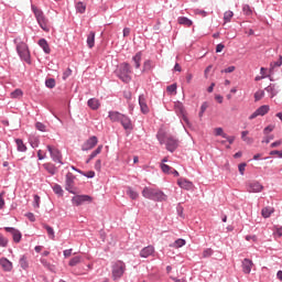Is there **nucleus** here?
<instances>
[{
  "label": "nucleus",
  "mask_w": 282,
  "mask_h": 282,
  "mask_svg": "<svg viewBox=\"0 0 282 282\" xmlns=\"http://www.w3.org/2000/svg\"><path fill=\"white\" fill-rule=\"evenodd\" d=\"M184 246H186V240H185V239H182V238L176 239V240L171 245L172 248H184Z\"/></svg>",
  "instance_id": "nucleus-38"
},
{
  "label": "nucleus",
  "mask_w": 282,
  "mask_h": 282,
  "mask_svg": "<svg viewBox=\"0 0 282 282\" xmlns=\"http://www.w3.org/2000/svg\"><path fill=\"white\" fill-rule=\"evenodd\" d=\"M246 188L248 193H261L263 186L259 181H249L246 183Z\"/></svg>",
  "instance_id": "nucleus-8"
},
{
  "label": "nucleus",
  "mask_w": 282,
  "mask_h": 282,
  "mask_svg": "<svg viewBox=\"0 0 282 282\" xmlns=\"http://www.w3.org/2000/svg\"><path fill=\"white\" fill-rule=\"evenodd\" d=\"M53 193H55V195L63 196V187L58 184H55L53 186Z\"/></svg>",
  "instance_id": "nucleus-48"
},
{
  "label": "nucleus",
  "mask_w": 282,
  "mask_h": 282,
  "mask_svg": "<svg viewBox=\"0 0 282 282\" xmlns=\"http://www.w3.org/2000/svg\"><path fill=\"white\" fill-rule=\"evenodd\" d=\"M13 43L15 45L18 56H20L21 61H24V63H28V65H32V57L30 55V48L28 47V44L21 41V37H15Z\"/></svg>",
  "instance_id": "nucleus-1"
},
{
  "label": "nucleus",
  "mask_w": 282,
  "mask_h": 282,
  "mask_svg": "<svg viewBox=\"0 0 282 282\" xmlns=\"http://www.w3.org/2000/svg\"><path fill=\"white\" fill-rule=\"evenodd\" d=\"M177 21L180 25H186V28H191V25H193V20L186 17H178Z\"/></svg>",
  "instance_id": "nucleus-30"
},
{
  "label": "nucleus",
  "mask_w": 282,
  "mask_h": 282,
  "mask_svg": "<svg viewBox=\"0 0 282 282\" xmlns=\"http://www.w3.org/2000/svg\"><path fill=\"white\" fill-rule=\"evenodd\" d=\"M6 232H9V235L12 236V239L14 241V243H21V239L23 237V235L21 234V231L14 227H4Z\"/></svg>",
  "instance_id": "nucleus-10"
},
{
  "label": "nucleus",
  "mask_w": 282,
  "mask_h": 282,
  "mask_svg": "<svg viewBox=\"0 0 282 282\" xmlns=\"http://www.w3.org/2000/svg\"><path fill=\"white\" fill-rule=\"evenodd\" d=\"M156 139H158V141L160 142V144H166V132L160 130V131L156 133Z\"/></svg>",
  "instance_id": "nucleus-36"
},
{
  "label": "nucleus",
  "mask_w": 282,
  "mask_h": 282,
  "mask_svg": "<svg viewBox=\"0 0 282 282\" xmlns=\"http://www.w3.org/2000/svg\"><path fill=\"white\" fill-rule=\"evenodd\" d=\"M115 74L122 83H131V64L127 62L121 63Z\"/></svg>",
  "instance_id": "nucleus-3"
},
{
  "label": "nucleus",
  "mask_w": 282,
  "mask_h": 282,
  "mask_svg": "<svg viewBox=\"0 0 282 282\" xmlns=\"http://www.w3.org/2000/svg\"><path fill=\"white\" fill-rule=\"evenodd\" d=\"M90 204L91 202V196L89 195H75L72 198V203L74 204V206H83V204L87 203Z\"/></svg>",
  "instance_id": "nucleus-11"
},
{
  "label": "nucleus",
  "mask_w": 282,
  "mask_h": 282,
  "mask_svg": "<svg viewBox=\"0 0 282 282\" xmlns=\"http://www.w3.org/2000/svg\"><path fill=\"white\" fill-rule=\"evenodd\" d=\"M177 184L181 188H185V191H191V188H193V182L188 180L181 178Z\"/></svg>",
  "instance_id": "nucleus-25"
},
{
  "label": "nucleus",
  "mask_w": 282,
  "mask_h": 282,
  "mask_svg": "<svg viewBox=\"0 0 282 282\" xmlns=\"http://www.w3.org/2000/svg\"><path fill=\"white\" fill-rule=\"evenodd\" d=\"M272 213H274V208L272 207H264L261 210V215L262 217H264V219H268L272 215Z\"/></svg>",
  "instance_id": "nucleus-35"
},
{
  "label": "nucleus",
  "mask_w": 282,
  "mask_h": 282,
  "mask_svg": "<svg viewBox=\"0 0 282 282\" xmlns=\"http://www.w3.org/2000/svg\"><path fill=\"white\" fill-rule=\"evenodd\" d=\"M82 261H83V257L77 256L69 260L68 265H70V268H74V267L78 265V263H80Z\"/></svg>",
  "instance_id": "nucleus-39"
},
{
  "label": "nucleus",
  "mask_w": 282,
  "mask_h": 282,
  "mask_svg": "<svg viewBox=\"0 0 282 282\" xmlns=\"http://www.w3.org/2000/svg\"><path fill=\"white\" fill-rule=\"evenodd\" d=\"M73 249H66L63 251V254L65 259H68V257H72Z\"/></svg>",
  "instance_id": "nucleus-64"
},
{
  "label": "nucleus",
  "mask_w": 282,
  "mask_h": 282,
  "mask_svg": "<svg viewBox=\"0 0 282 282\" xmlns=\"http://www.w3.org/2000/svg\"><path fill=\"white\" fill-rule=\"evenodd\" d=\"M75 9H76V12H78L79 14H85L87 10V4L83 1H78L75 4Z\"/></svg>",
  "instance_id": "nucleus-28"
},
{
  "label": "nucleus",
  "mask_w": 282,
  "mask_h": 282,
  "mask_svg": "<svg viewBox=\"0 0 282 282\" xmlns=\"http://www.w3.org/2000/svg\"><path fill=\"white\" fill-rule=\"evenodd\" d=\"M269 155H278V158L282 159V151L279 150H272Z\"/></svg>",
  "instance_id": "nucleus-62"
},
{
  "label": "nucleus",
  "mask_w": 282,
  "mask_h": 282,
  "mask_svg": "<svg viewBox=\"0 0 282 282\" xmlns=\"http://www.w3.org/2000/svg\"><path fill=\"white\" fill-rule=\"evenodd\" d=\"M39 138H33L31 141H30V144H31V147H32V149H36V148H39Z\"/></svg>",
  "instance_id": "nucleus-55"
},
{
  "label": "nucleus",
  "mask_w": 282,
  "mask_h": 282,
  "mask_svg": "<svg viewBox=\"0 0 282 282\" xmlns=\"http://www.w3.org/2000/svg\"><path fill=\"white\" fill-rule=\"evenodd\" d=\"M43 167L45 169V171H47V173H50V175H56V165H54L53 163H44Z\"/></svg>",
  "instance_id": "nucleus-29"
},
{
  "label": "nucleus",
  "mask_w": 282,
  "mask_h": 282,
  "mask_svg": "<svg viewBox=\"0 0 282 282\" xmlns=\"http://www.w3.org/2000/svg\"><path fill=\"white\" fill-rule=\"evenodd\" d=\"M242 12L246 17H250L252 14V8H250L249 4H243Z\"/></svg>",
  "instance_id": "nucleus-47"
},
{
  "label": "nucleus",
  "mask_w": 282,
  "mask_h": 282,
  "mask_svg": "<svg viewBox=\"0 0 282 282\" xmlns=\"http://www.w3.org/2000/svg\"><path fill=\"white\" fill-rule=\"evenodd\" d=\"M119 122L123 127L124 131H133V123L131 122V118L127 115H122Z\"/></svg>",
  "instance_id": "nucleus-15"
},
{
  "label": "nucleus",
  "mask_w": 282,
  "mask_h": 282,
  "mask_svg": "<svg viewBox=\"0 0 282 282\" xmlns=\"http://www.w3.org/2000/svg\"><path fill=\"white\" fill-rule=\"evenodd\" d=\"M132 62L134 63L135 69H140L142 63V52L135 53V55L132 57Z\"/></svg>",
  "instance_id": "nucleus-27"
},
{
  "label": "nucleus",
  "mask_w": 282,
  "mask_h": 282,
  "mask_svg": "<svg viewBox=\"0 0 282 282\" xmlns=\"http://www.w3.org/2000/svg\"><path fill=\"white\" fill-rule=\"evenodd\" d=\"M235 17V13L232 11H226L224 13V21L225 23H230V20Z\"/></svg>",
  "instance_id": "nucleus-44"
},
{
  "label": "nucleus",
  "mask_w": 282,
  "mask_h": 282,
  "mask_svg": "<svg viewBox=\"0 0 282 282\" xmlns=\"http://www.w3.org/2000/svg\"><path fill=\"white\" fill-rule=\"evenodd\" d=\"M102 153V145H98L95 151H93L89 155V160H94L96 156L100 155Z\"/></svg>",
  "instance_id": "nucleus-41"
},
{
  "label": "nucleus",
  "mask_w": 282,
  "mask_h": 282,
  "mask_svg": "<svg viewBox=\"0 0 282 282\" xmlns=\"http://www.w3.org/2000/svg\"><path fill=\"white\" fill-rule=\"evenodd\" d=\"M166 91H169V94H174V91H177V84H172L167 86Z\"/></svg>",
  "instance_id": "nucleus-53"
},
{
  "label": "nucleus",
  "mask_w": 282,
  "mask_h": 282,
  "mask_svg": "<svg viewBox=\"0 0 282 282\" xmlns=\"http://www.w3.org/2000/svg\"><path fill=\"white\" fill-rule=\"evenodd\" d=\"M161 171H163V173H165L166 175H171V171H173V167H171L170 165H167L165 163H162Z\"/></svg>",
  "instance_id": "nucleus-45"
},
{
  "label": "nucleus",
  "mask_w": 282,
  "mask_h": 282,
  "mask_svg": "<svg viewBox=\"0 0 282 282\" xmlns=\"http://www.w3.org/2000/svg\"><path fill=\"white\" fill-rule=\"evenodd\" d=\"M127 272V264L122 260H117L111 263V275L113 281H120Z\"/></svg>",
  "instance_id": "nucleus-4"
},
{
  "label": "nucleus",
  "mask_w": 282,
  "mask_h": 282,
  "mask_svg": "<svg viewBox=\"0 0 282 282\" xmlns=\"http://www.w3.org/2000/svg\"><path fill=\"white\" fill-rule=\"evenodd\" d=\"M21 96H23V90L21 89H15L11 93V98H21Z\"/></svg>",
  "instance_id": "nucleus-50"
},
{
  "label": "nucleus",
  "mask_w": 282,
  "mask_h": 282,
  "mask_svg": "<svg viewBox=\"0 0 282 282\" xmlns=\"http://www.w3.org/2000/svg\"><path fill=\"white\" fill-rule=\"evenodd\" d=\"M31 10L36 19L37 25H40L41 30L44 32H50V28L47 26V18H45V13L43 10L39 9L36 6L32 4Z\"/></svg>",
  "instance_id": "nucleus-5"
},
{
  "label": "nucleus",
  "mask_w": 282,
  "mask_h": 282,
  "mask_svg": "<svg viewBox=\"0 0 282 282\" xmlns=\"http://www.w3.org/2000/svg\"><path fill=\"white\" fill-rule=\"evenodd\" d=\"M141 194L142 197L145 199H151L152 202H166V199H169V196H166L164 192L153 187L145 186Z\"/></svg>",
  "instance_id": "nucleus-2"
},
{
  "label": "nucleus",
  "mask_w": 282,
  "mask_h": 282,
  "mask_svg": "<svg viewBox=\"0 0 282 282\" xmlns=\"http://www.w3.org/2000/svg\"><path fill=\"white\" fill-rule=\"evenodd\" d=\"M175 108L178 109V111L181 113V122H185V124H187V127H191V121L188 120V117H186V112L184 110V104L177 101L175 104Z\"/></svg>",
  "instance_id": "nucleus-14"
},
{
  "label": "nucleus",
  "mask_w": 282,
  "mask_h": 282,
  "mask_svg": "<svg viewBox=\"0 0 282 282\" xmlns=\"http://www.w3.org/2000/svg\"><path fill=\"white\" fill-rule=\"evenodd\" d=\"M33 206L35 208H40V206H41V196L34 195Z\"/></svg>",
  "instance_id": "nucleus-52"
},
{
  "label": "nucleus",
  "mask_w": 282,
  "mask_h": 282,
  "mask_svg": "<svg viewBox=\"0 0 282 282\" xmlns=\"http://www.w3.org/2000/svg\"><path fill=\"white\" fill-rule=\"evenodd\" d=\"M213 249L212 248H207L203 251V259H208V257H213Z\"/></svg>",
  "instance_id": "nucleus-49"
},
{
  "label": "nucleus",
  "mask_w": 282,
  "mask_h": 282,
  "mask_svg": "<svg viewBox=\"0 0 282 282\" xmlns=\"http://www.w3.org/2000/svg\"><path fill=\"white\" fill-rule=\"evenodd\" d=\"M265 96V90H258L254 93V101L259 102V100H262Z\"/></svg>",
  "instance_id": "nucleus-43"
},
{
  "label": "nucleus",
  "mask_w": 282,
  "mask_h": 282,
  "mask_svg": "<svg viewBox=\"0 0 282 282\" xmlns=\"http://www.w3.org/2000/svg\"><path fill=\"white\" fill-rule=\"evenodd\" d=\"M87 105L90 109H93V111H97V109H100V100H98L97 98L88 99Z\"/></svg>",
  "instance_id": "nucleus-24"
},
{
  "label": "nucleus",
  "mask_w": 282,
  "mask_h": 282,
  "mask_svg": "<svg viewBox=\"0 0 282 282\" xmlns=\"http://www.w3.org/2000/svg\"><path fill=\"white\" fill-rule=\"evenodd\" d=\"M19 265L22 268V270H28L30 268V263L28 262V257L22 256L19 260Z\"/></svg>",
  "instance_id": "nucleus-34"
},
{
  "label": "nucleus",
  "mask_w": 282,
  "mask_h": 282,
  "mask_svg": "<svg viewBox=\"0 0 282 282\" xmlns=\"http://www.w3.org/2000/svg\"><path fill=\"white\" fill-rule=\"evenodd\" d=\"M254 265V263L252 262V260L245 258L242 260V272L245 274H250V272H252V267Z\"/></svg>",
  "instance_id": "nucleus-17"
},
{
  "label": "nucleus",
  "mask_w": 282,
  "mask_h": 282,
  "mask_svg": "<svg viewBox=\"0 0 282 282\" xmlns=\"http://www.w3.org/2000/svg\"><path fill=\"white\" fill-rule=\"evenodd\" d=\"M15 144L20 153H25V151H28V147H25V143H23V140L15 139Z\"/></svg>",
  "instance_id": "nucleus-31"
},
{
  "label": "nucleus",
  "mask_w": 282,
  "mask_h": 282,
  "mask_svg": "<svg viewBox=\"0 0 282 282\" xmlns=\"http://www.w3.org/2000/svg\"><path fill=\"white\" fill-rule=\"evenodd\" d=\"M264 91L270 95V98H274L279 94V86L276 84H270L264 88Z\"/></svg>",
  "instance_id": "nucleus-19"
},
{
  "label": "nucleus",
  "mask_w": 282,
  "mask_h": 282,
  "mask_svg": "<svg viewBox=\"0 0 282 282\" xmlns=\"http://www.w3.org/2000/svg\"><path fill=\"white\" fill-rule=\"evenodd\" d=\"M195 14H199L200 17H208V12L200 9H196Z\"/></svg>",
  "instance_id": "nucleus-61"
},
{
  "label": "nucleus",
  "mask_w": 282,
  "mask_h": 282,
  "mask_svg": "<svg viewBox=\"0 0 282 282\" xmlns=\"http://www.w3.org/2000/svg\"><path fill=\"white\" fill-rule=\"evenodd\" d=\"M270 111V106L263 105L260 106L253 113L250 115L249 120H254V118H259V116H265Z\"/></svg>",
  "instance_id": "nucleus-13"
},
{
  "label": "nucleus",
  "mask_w": 282,
  "mask_h": 282,
  "mask_svg": "<svg viewBox=\"0 0 282 282\" xmlns=\"http://www.w3.org/2000/svg\"><path fill=\"white\" fill-rule=\"evenodd\" d=\"M89 50H91L96 45V32L90 31L89 34L87 35V41H86Z\"/></svg>",
  "instance_id": "nucleus-22"
},
{
  "label": "nucleus",
  "mask_w": 282,
  "mask_h": 282,
  "mask_svg": "<svg viewBox=\"0 0 282 282\" xmlns=\"http://www.w3.org/2000/svg\"><path fill=\"white\" fill-rule=\"evenodd\" d=\"M281 65H282V56L280 55L278 62H272V63L270 64L269 74H274V67H281Z\"/></svg>",
  "instance_id": "nucleus-37"
},
{
  "label": "nucleus",
  "mask_w": 282,
  "mask_h": 282,
  "mask_svg": "<svg viewBox=\"0 0 282 282\" xmlns=\"http://www.w3.org/2000/svg\"><path fill=\"white\" fill-rule=\"evenodd\" d=\"M166 150L170 153H175L177 151V147H180V140L175 137H167L165 141Z\"/></svg>",
  "instance_id": "nucleus-7"
},
{
  "label": "nucleus",
  "mask_w": 282,
  "mask_h": 282,
  "mask_svg": "<svg viewBox=\"0 0 282 282\" xmlns=\"http://www.w3.org/2000/svg\"><path fill=\"white\" fill-rule=\"evenodd\" d=\"M126 195H128L130 199H138V197H140V194L131 186L126 187Z\"/></svg>",
  "instance_id": "nucleus-26"
},
{
  "label": "nucleus",
  "mask_w": 282,
  "mask_h": 282,
  "mask_svg": "<svg viewBox=\"0 0 282 282\" xmlns=\"http://www.w3.org/2000/svg\"><path fill=\"white\" fill-rule=\"evenodd\" d=\"M155 252V247L153 246H148L144 247L141 251H140V257L142 259H149V257H152V254H154Z\"/></svg>",
  "instance_id": "nucleus-16"
},
{
  "label": "nucleus",
  "mask_w": 282,
  "mask_h": 282,
  "mask_svg": "<svg viewBox=\"0 0 282 282\" xmlns=\"http://www.w3.org/2000/svg\"><path fill=\"white\" fill-rule=\"evenodd\" d=\"M84 177H87L88 180H94V177H96V172L94 171H88L87 173L84 172Z\"/></svg>",
  "instance_id": "nucleus-54"
},
{
  "label": "nucleus",
  "mask_w": 282,
  "mask_h": 282,
  "mask_svg": "<svg viewBox=\"0 0 282 282\" xmlns=\"http://www.w3.org/2000/svg\"><path fill=\"white\" fill-rule=\"evenodd\" d=\"M35 128L37 129V131H42V133H45L47 131V127L44 126V123L40 122V121H37L35 123Z\"/></svg>",
  "instance_id": "nucleus-46"
},
{
  "label": "nucleus",
  "mask_w": 282,
  "mask_h": 282,
  "mask_svg": "<svg viewBox=\"0 0 282 282\" xmlns=\"http://www.w3.org/2000/svg\"><path fill=\"white\" fill-rule=\"evenodd\" d=\"M46 149H47L53 162H56L57 164H63V154L61 153V150H58L52 145H47Z\"/></svg>",
  "instance_id": "nucleus-6"
},
{
  "label": "nucleus",
  "mask_w": 282,
  "mask_h": 282,
  "mask_svg": "<svg viewBox=\"0 0 282 282\" xmlns=\"http://www.w3.org/2000/svg\"><path fill=\"white\" fill-rule=\"evenodd\" d=\"M98 144V137L93 135L86 140L82 145V151H91Z\"/></svg>",
  "instance_id": "nucleus-12"
},
{
  "label": "nucleus",
  "mask_w": 282,
  "mask_h": 282,
  "mask_svg": "<svg viewBox=\"0 0 282 282\" xmlns=\"http://www.w3.org/2000/svg\"><path fill=\"white\" fill-rule=\"evenodd\" d=\"M139 106L141 109V113H149L150 109H149V105H147V97H144V95H140L139 96Z\"/></svg>",
  "instance_id": "nucleus-18"
},
{
  "label": "nucleus",
  "mask_w": 282,
  "mask_h": 282,
  "mask_svg": "<svg viewBox=\"0 0 282 282\" xmlns=\"http://www.w3.org/2000/svg\"><path fill=\"white\" fill-rule=\"evenodd\" d=\"M224 139L229 142V144H232L235 142V137H230L228 134H224Z\"/></svg>",
  "instance_id": "nucleus-63"
},
{
  "label": "nucleus",
  "mask_w": 282,
  "mask_h": 282,
  "mask_svg": "<svg viewBox=\"0 0 282 282\" xmlns=\"http://www.w3.org/2000/svg\"><path fill=\"white\" fill-rule=\"evenodd\" d=\"M272 131H274V127L268 126L264 128L263 133L264 135H268V133H272Z\"/></svg>",
  "instance_id": "nucleus-60"
},
{
  "label": "nucleus",
  "mask_w": 282,
  "mask_h": 282,
  "mask_svg": "<svg viewBox=\"0 0 282 282\" xmlns=\"http://www.w3.org/2000/svg\"><path fill=\"white\" fill-rule=\"evenodd\" d=\"M75 180H76V176H74L73 173L68 172L66 174L65 191H67L72 195H76V192L74 191V181Z\"/></svg>",
  "instance_id": "nucleus-9"
},
{
  "label": "nucleus",
  "mask_w": 282,
  "mask_h": 282,
  "mask_svg": "<svg viewBox=\"0 0 282 282\" xmlns=\"http://www.w3.org/2000/svg\"><path fill=\"white\" fill-rule=\"evenodd\" d=\"M72 76V68H67L64 73H63V80H67V78H69Z\"/></svg>",
  "instance_id": "nucleus-57"
},
{
  "label": "nucleus",
  "mask_w": 282,
  "mask_h": 282,
  "mask_svg": "<svg viewBox=\"0 0 282 282\" xmlns=\"http://www.w3.org/2000/svg\"><path fill=\"white\" fill-rule=\"evenodd\" d=\"M215 135H220L221 138H224V135H226V132H224L223 128H216Z\"/></svg>",
  "instance_id": "nucleus-58"
},
{
  "label": "nucleus",
  "mask_w": 282,
  "mask_h": 282,
  "mask_svg": "<svg viewBox=\"0 0 282 282\" xmlns=\"http://www.w3.org/2000/svg\"><path fill=\"white\" fill-rule=\"evenodd\" d=\"M0 265L4 272H12V261L8 260V258H1Z\"/></svg>",
  "instance_id": "nucleus-20"
},
{
  "label": "nucleus",
  "mask_w": 282,
  "mask_h": 282,
  "mask_svg": "<svg viewBox=\"0 0 282 282\" xmlns=\"http://www.w3.org/2000/svg\"><path fill=\"white\" fill-rule=\"evenodd\" d=\"M122 113H120L119 111H109L108 112V118L111 120V122H120V120L122 119Z\"/></svg>",
  "instance_id": "nucleus-23"
},
{
  "label": "nucleus",
  "mask_w": 282,
  "mask_h": 282,
  "mask_svg": "<svg viewBox=\"0 0 282 282\" xmlns=\"http://www.w3.org/2000/svg\"><path fill=\"white\" fill-rule=\"evenodd\" d=\"M246 166H247L246 163H240V164L238 165V171H239L240 175H245V173H246Z\"/></svg>",
  "instance_id": "nucleus-56"
},
{
  "label": "nucleus",
  "mask_w": 282,
  "mask_h": 282,
  "mask_svg": "<svg viewBox=\"0 0 282 282\" xmlns=\"http://www.w3.org/2000/svg\"><path fill=\"white\" fill-rule=\"evenodd\" d=\"M153 67H155V65H153V61L147 59L143 63L142 74H144V72H151V69H153Z\"/></svg>",
  "instance_id": "nucleus-32"
},
{
  "label": "nucleus",
  "mask_w": 282,
  "mask_h": 282,
  "mask_svg": "<svg viewBox=\"0 0 282 282\" xmlns=\"http://www.w3.org/2000/svg\"><path fill=\"white\" fill-rule=\"evenodd\" d=\"M41 263L44 268H46L47 270H50L51 272L54 270V265L52 263H50V261H47V259L42 258Z\"/></svg>",
  "instance_id": "nucleus-42"
},
{
  "label": "nucleus",
  "mask_w": 282,
  "mask_h": 282,
  "mask_svg": "<svg viewBox=\"0 0 282 282\" xmlns=\"http://www.w3.org/2000/svg\"><path fill=\"white\" fill-rule=\"evenodd\" d=\"M232 72H235V66H229L221 70L223 74H232Z\"/></svg>",
  "instance_id": "nucleus-59"
},
{
  "label": "nucleus",
  "mask_w": 282,
  "mask_h": 282,
  "mask_svg": "<svg viewBox=\"0 0 282 282\" xmlns=\"http://www.w3.org/2000/svg\"><path fill=\"white\" fill-rule=\"evenodd\" d=\"M44 230H46L50 239L54 240L56 239V235L54 232V228H52L50 225L44 224L43 225Z\"/></svg>",
  "instance_id": "nucleus-33"
},
{
  "label": "nucleus",
  "mask_w": 282,
  "mask_h": 282,
  "mask_svg": "<svg viewBox=\"0 0 282 282\" xmlns=\"http://www.w3.org/2000/svg\"><path fill=\"white\" fill-rule=\"evenodd\" d=\"M37 45L43 50L44 54H50L52 52V48H50V44L45 39H40Z\"/></svg>",
  "instance_id": "nucleus-21"
},
{
  "label": "nucleus",
  "mask_w": 282,
  "mask_h": 282,
  "mask_svg": "<svg viewBox=\"0 0 282 282\" xmlns=\"http://www.w3.org/2000/svg\"><path fill=\"white\" fill-rule=\"evenodd\" d=\"M8 238L0 236V248H8Z\"/></svg>",
  "instance_id": "nucleus-51"
},
{
  "label": "nucleus",
  "mask_w": 282,
  "mask_h": 282,
  "mask_svg": "<svg viewBox=\"0 0 282 282\" xmlns=\"http://www.w3.org/2000/svg\"><path fill=\"white\" fill-rule=\"evenodd\" d=\"M45 87H47V89H54V87H56V79L46 78L45 79Z\"/></svg>",
  "instance_id": "nucleus-40"
}]
</instances>
